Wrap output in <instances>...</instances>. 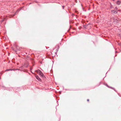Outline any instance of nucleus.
<instances>
[{
	"label": "nucleus",
	"instance_id": "11",
	"mask_svg": "<svg viewBox=\"0 0 121 121\" xmlns=\"http://www.w3.org/2000/svg\"><path fill=\"white\" fill-rule=\"evenodd\" d=\"M19 10H19V9H18V10H17V12H18H18H19Z\"/></svg>",
	"mask_w": 121,
	"mask_h": 121
},
{
	"label": "nucleus",
	"instance_id": "1",
	"mask_svg": "<svg viewBox=\"0 0 121 121\" xmlns=\"http://www.w3.org/2000/svg\"><path fill=\"white\" fill-rule=\"evenodd\" d=\"M29 64L28 62H26V63H25L24 65L23 66H22L20 68L22 69H23L24 68V67L26 68L28 66Z\"/></svg>",
	"mask_w": 121,
	"mask_h": 121
},
{
	"label": "nucleus",
	"instance_id": "9",
	"mask_svg": "<svg viewBox=\"0 0 121 121\" xmlns=\"http://www.w3.org/2000/svg\"><path fill=\"white\" fill-rule=\"evenodd\" d=\"M17 47L16 46V48H17V50H20V49H19L18 48H17Z\"/></svg>",
	"mask_w": 121,
	"mask_h": 121
},
{
	"label": "nucleus",
	"instance_id": "10",
	"mask_svg": "<svg viewBox=\"0 0 121 121\" xmlns=\"http://www.w3.org/2000/svg\"><path fill=\"white\" fill-rule=\"evenodd\" d=\"M62 6L63 7V9H64V6Z\"/></svg>",
	"mask_w": 121,
	"mask_h": 121
},
{
	"label": "nucleus",
	"instance_id": "7",
	"mask_svg": "<svg viewBox=\"0 0 121 121\" xmlns=\"http://www.w3.org/2000/svg\"><path fill=\"white\" fill-rule=\"evenodd\" d=\"M5 18H4V19H2V20H1V22H3L4 21V20H5Z\"/></svg>",
	"mask_w": 121,
	"mask_h": 121
},
{
	"label": "nucleus",
	"instance_id": "8",
	"mask_svg": "<svg viewBox=\"0 0 121 121\" xmlns=\"http://www.w3.org/2000/svg\"><path fill=\"white\" fill-rule=\"evenodd\" d=\"M108 87H109V88H110L112 89H114V88H113V87H109L108 86Z\"/></svg>",
	"mask_w": 121,
	"mask_h": 121
},
{
	"label": "nucleus",
	"instance_id": "13",
	"mask_svg": "<svg viewBox=\"0 0 121 121\" xmlns=\"http://www.w3.org/2000/svg\"><path fill=\"white\" fill-rule=\"evenodd\" d=\"M112 8V6H111L110 8Z\"/></svg>",
	"mask_w": 121,
	"mask_h": 121
},
{
	"label": "nucleus",
	"instance_id": "14",
	"mask_svg": "<svg viewBox=\"0 0 121 121\" xmlns=\"http://www.w3.org/2000/svg\"><path fill=\"white\" fill-rule=\"evenodd\" d=\"M14 15H15V14H14V15H13V16Z\"/></svg>",
	"mask_w": 121,
	"mask_h": 121
},
{
	"label": "nucleus",
	"instance_id": "4",
	"mask_svg": "<svg viewBox=\"0 0 121 121\" xmlns=\"http://www.w3.org/2000/svg\"><path fill=\"white\" fill-rule=\"evenodd\" d=\"M39 74L42 76H43V73L41 71H40V72H39Z\"/></svg>",
	"mask_w": 121,
	"mask_h": 121
},
{
	"label": "nucleus",
	"instance_id": "6",
	"mask_svg": "<svg viewBox=\"0 0 121 121\" xmlns=\"http://www.w3.org/2000/svg\"><path fill=\"white\" fill-rule=\"evenodd\" d=\"M112 12H113L114 13H117V11H114V10H113V11H112Z\"/></svg>",
	"mask_w": 121,
	"mask_h": 121
},
{
	"label": "nucleus",
	"instance_id": "5",
	"mask_svg": "<svg viewBox=\"0 0 121 121\" xmlns=\"http://www.w3.org/2000/svg\"><path fill=\"white\" fill-rule=\"evenodd\" d=\"M20 69H8V70H7V71H9V70H19Z\"/></svg>",
	"mask_w": 121,
	"mask_h": 121
},
{
	"label": "nucleus",
	"instance_id": "2",
	"mask_svg": "<svg viewBox=\"0 0 121 121\" xmlns=\"http://www.w3.org/2000/svg\"><path fill=\"white\" fill-rule=\"evenodd\" d=\"M35 77L36 79L38 80L39 81H40L41 80V79L38 75H36L35 76Z\"/></svg>",
	"mask_w": 121,
	"mask_h": 121
},
{
	"label": "nucleus",
	"instance_id": "12",
	"mask_svg": "<svg viewBox=\"0 0 121 121\" xmlns=\"http://www.w3.org/2000/svg\"><path fill=\"white\" fill-rule=\"evenodd\" d=\"M87 101H89V99H88L87 100Z\"/></svg>",
	"mask_w": 121,
	"mask_h": 121
},
{
	"label": "nucleus",
	"instance_id": "3",
	"mask_svg": "<svg viewBox=\"0 0 121 121\" xmlns=\"http://www.w3.org/2000/svg\"><path fill=\"white\" fill-rule=\"evenodd\" d=\"M121 3V1L120 0H118L117 2V4L118 5H120Z\"/></svg>",
	"mask_w": 121,
	"mask_h": 121
}]
</instances>
